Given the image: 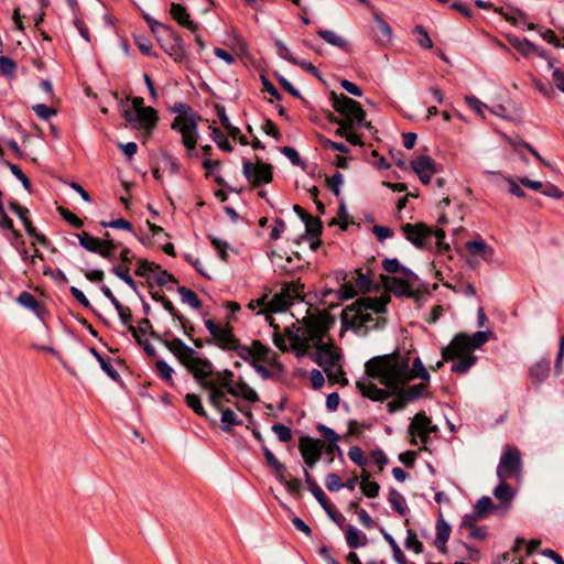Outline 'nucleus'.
<instances>
[{
    "mask_svg": "<svg viewBox=\"0 0 564 564\" xmlns=\"http://www.w3.org/2000/svg\"><path fill=\"white\" fill-rule=\"evenodd\" d=\"M17 302L33 312L41 321H44L45 315L48 313L46 306L39 302L33 294L28 291H23L17 297Z\"/></svg>",
    "mask_w": 564,
    "mask_h": 564,
    "instance_id": "nucleus-16",
    "label": "nucleus"
},
{
    "mask_svg": "<svg viewBox=\"0 0 564 564\" xmlns=\"http://www.w3.org/2000/svg\"><path fill=\"white\" fill-rule=\"evenodd\" d=\"M304 289H305L304 283L301 282V279H297L295 281H291V282L284 284V286L282 288V291L289 295L290 300H293V299L303 300L304 299Z\"/></svg>",
    "mask_w": 564,
    "mask_h": 564,
    "instance_id": "nucleus-53",
    "label": "nucleus"
},
{
    "mask_svg": "<svg viewBox=\"0 0 564 564\" xmlns=\"http://www.w3.org/2000/svg\"><path fill=\"white\" fill-rule=\"evenodd\" d=\"M324 370L330 383H339L341 387H345L349 383L348 379L346 378V373L340 366L337 365L336 369H334V367H325Z\"/></svg>",
    "mask_w": 564,
    "mask_h": 564,
    "instance_id": "nucleus-54",
    "label": "nucleus"
},
{
    "mask_svg": "<svg viewBox=\"0 0 564 564\" xmlns=\"http://www.w3.org/2000/svg\"><path fill=\"white\" fill-rule=\"evenodd\" d=\"M221 413V430L226 433L232 432V426L242 425V421L236 415V413L229 408H223L219 410Z\"/></svg>",
    "mask_w": 564,
    "mask_h": 564,
    "instance_id": "nucleus-40",
    "label": "nucleus"
},
{
    "mask_svg": "<svg viewBox=\"0 0 564 564\" xmlns=\"http://www.w3.org/2000/svg\"><path fill=\"white\" fill-rule=\"evenodd\" d=\"M110 272L113 273L117 278L122 280L129 288H131L137 294H139L138 283L130 275V267L129 265H113L110 269Z\"/></svg>",
    "mask_w": 564,
    "mask_h": 564,
    "instance_id": "nucleus-43",
    "label": "nucleus"
},
{
    "mask_svg": "<svg viewBox=\"0 0 564 564\" xmlns=\"http://www.w3.org/2000/svg\"><path fill=\"white\" fill-rule=\"evenodd\" d=\"M522 471V459L520 451L514 446H508L502 453L497 466V477L507 480L519 477Z\"/></svg>",
    "mask_w": 564,
    "mask_h": 564,
    "instance_id": "nucleus-6",
    "label": "nucleus"
},
{
    "mask_svg": "<svg viewBox=\"0 0 564 564\" xmlns=\"http://www.w3.org/2000/svg\"><path fill=\"white\" fill-rule=\"evenodd\" d=\"M280 152L285 155L293 165L300 166L302 170H306V162L302 160L299 152L294 148L285 145L280 149Z\"/></svg>",
    "mask_w": 564,
    "mask_h": 564,
    "instance_id": "nucleus-61",
    "label": "nucleus"
},
{
    "mask_svg": "<svg viewBox=\"0 0 564 564\" xmlns=\"http://www.w3.org/2000/svg\"><path fill=\"white\" fill-rule=\"evenodd\" d=\"M216 372L214 371L213 362L207 358H198L196 360V366L192 371L194 379L202 386V382H206L207 378L214 376Z\"/></svg>",
    "mask_w": 564,
    "mask_h": 564,
    "instance_id": "nucleus-28",
    "label": "nucleus"
},
{
    "mask_svg": "<svg viewBox=\"0 0 564 564\" xmlns=\"http://www.w3.org/2000/svg\"><path fill=\"white\" fill-rule=\"evenodd\" d=\"M316 430L324 438L323 454H325V463L327 465L333 464L335 457H338L339 460L344 462V452L338 445L341 436L332 427L326 426L323 423H318L316 425Z\"/></svg>",
    "mask_w": 564,
    "mask_h": 564,
    "instance_id": "nucleus-8",
    "label": "nucleus"
},
{
    "mask_svg": "<svg viewBox=\"0 0 564 564\" xmlns=\"http://www.w3.org/2000/svg\"><path fill=\"white\" fill-rule=\"evenodd\" d=\"M302 322L305 326L307 337L315 343V346L322 344L327 335L325 333V326L322 325L318 315H307Z\"/></svg>",
    "mask_w": 564,
    "mask_h": 564,
    "instance_id": "nucleus-13",
    "label": "nucleus"
},
{
    "mask_svg": "<svg viewBox=\"0 0 564 564\" xmlns=\"http://www.w3.org/2000/svg\"><path fill=\"white\" fill-rule=\"evenodd\" d=\"M492 495L500 501L503 508L509 509L516 496V491L506 480H500L499 485L494 489Z\"/></svg>",
    "mask_w": 564,
    "mask_h": 564,
    "instance_id": "nucleus-30",
    "label": "nucleus"
},
{
    "mask_svg": "<svg viewBox=\"0 0 564 564\" xmlns=\"http://www.w3.org/2000/svg\"><path fill=\"white\" fill-rule=\"evenodd\" d=\"M389 293H392L395 297H408L414 300H419L422 294H430L426 283L422 282L421 288L414 290L409 280L398 276H393Z\"/></svg>",
    "mask_w": 564,
    "mask_h": 564,
    "instance_id": "nucleus-9",
    "label": "nucleus"
},
{
    "mask_svg": "<svg viewBox=\"0 0 564 564\" xmlns=\"http://www.w3.org/2000/svg\"><path fill=\"white\" fill-rule=\"evenodd\" d=\"M228 393L236 398H242L251 403L259 401L258 393L245 381L235 382L234 387L229 389Z\"/></svg>",
    "mask_w": 564,
    "mask_h": 564,
    "instance_id": "nucleus-31",
    "label": "nucleus"
},
{
    "mask_svg": "<svg viewBox=\"0 0 564 564\" xmlns=\"http://www.w3.org/2000/svg\"><path fill=\"white\" fill-rule=\"evenodd\" d=\"M155 32L152 34L165 54L177 64L188 62V52L184 39L172 25L162 23Z\"/></svg>",
    "mask_w": 564,
    "mask_h": 564,
    "instance_id": "nucleus-2",
    "label": "nucleus"
},
{
    "mask_svg": "<svg viewBox=\"0 0 564 564\" xmlns=\"http://www.w3.org/2000/svg\"><path fill=\"white\" fill-rule=\"evenodd\" d=\"M199 358L198 352L185 344V349H182L176 359L192 373L196 366V360Z\"/></svg>",
    "mask_w": 564,
    "mask_h": 564,
    "instance_id": "nucleus-42",
    "label": "nucleus"
},
{
    "mask_svg": "<svg viewBox=\"0 0 564 564\" xmlns=\"http://www.w3.org/2000/svg\"><path fill=\"white\" fill-rule=\"evenodd\" d=\"M267 465L273 469L274 476L278 480L284 479V474L288 473L286 467L282 464L275 455L265 446L261 447Z\"/></svg>",
    "mask_w": 564,
    "mask_h": 564,
    "instance_id": "nucleus-34",
    "label": "nucleus"
},
{
    "mask_svg": "<svg viewBox=\"0 0 564 564\" xmlns=\"http://www.w3.org/2000/svg\"><path fill=\"white\" fill-rule=\"evenodd\" d=\"M410 166L414 173H438L441 171L436 161L427 154H422L411 160Z\"/></svg>",
    "mask_w": 564,
    "mask_h": 564,
    "instance_id": "nucleus-23",
    "label": "nucleus"
},
{
    "mask_svg": "<svg viewBox=\"0 0 564 564\" xmlns=\"http://www.w3.org/2000/svg\"><path fill=\"white\" fill-rule=\"evenodd\" d=\"M329 101L334 110L341 116L343 120H362L365 109L361 104L345 94L330 91Z\"/></svg>",
    "mask_w": 564,
    "mask_h": 564,
    "instance_id": "nucleus-7",
    "label": "nucleus"
},
{
    "mask_svg": "<svg viewBox=\"0 0 564 564\" xmlns=\"http://www.w3.org/2000/svg\"><path fill=\"white\" fill-rule=\"evenodd\" d=\"M202 117H191L188 122L181 124L178 128L174 129L178 131L182 135V143L184 148H189L193 150V145L197 144L198 140V121Z\"/></svg>",
    "mask_w": 564,
    "mask_h": 564,
    "instance_id": "nucleus-12",
    "label": "nucleus"
},
{
    "mask_svg": "<svg viewBox=\"0 0 564 564\" xmlns=\"http://www.w3.org/2000/svg\"><path fill=\"white\" fill-rule=\"evenodd\" d=\"M256 158V163H252L246 158L242 159V174L252 188H257L263 184H270L273 181L272 164L263 162L258 156Z\"/></svg>",
    "mask_w": 564,
    "mask_h": 564,
    "instance_id": "nucleus-5",
    "label": "nucleus"
},
{
    "mask_svg": "<svg viewBox=\"0 0 564 564\" xmlns=\"http://www.w3.org/2000/svg\"><path fill=\"white\" fill-rule=\"evenodd\" d=\"M435 529H436V536L434 540V545L436 546V549L440 553L446 554L448 551L446 544H447L451 533H452V527L443 518L442 512H440V516L436 520Z\"/></svg>",
    "mask_w": 564,
    "mask_h": 564,
    "instance_id": "nucleus-14",
    "label": "nucleus"
},
{
    "mask_svg": "<svg viewBox=\"0 0 564 564\" xmlns=\"http://www.w3.org/2000/svg\"><path fill=\"white\" fill-rule=\"evenodd\" d=\"M210 137L213 141L217 144V147L227 153H230L234 151V147L228 141L226 134L217 127H210Z\"/></svg>",
    "mask_w": 564,
    "mask_h": 564,
    "instance_id": "nucleus-48",
    "label": "nucleus"
},
{
    "mask_svg": "<svg viewBox=\"0 0 564 564\" xmlns=\"http://www.w3.org/2000/svg\"><path fill=\"white\" fill-rule=\"evenodd\" d=\"M388 501L392 506V509L401 517H404L408 511V505L404 497L395 489L390 488L388 492Z\"/></svg>",
    "mask_w": 564,
    "mask_h": 564,
    "instance_id": "nucleus-39",
    "label": "nucleus"
},
{
    "mask_svg": "<svg viewBox=\"0 0 564 564\" xmlns=\"http://www.w3.org/2000/svg\"><path fill=\"white\" fill-rule=\"evenodd\" d=\"M105 237L106 238L100 241L99 256L109 261H115V251L121 246V243L110 238V234L108 231L105 234Z\"/></svg>",
    "mask_w": 564,
    "mask_h": 564,
    "instance_id": "nucleus-38",
    "label": "nucleus"
},
{
    "mask_svg": "<svg viewBox=\"0 0 564 564\" xmlns=\"http://www.w3.org/2000/svg\"><path fill=\"white\" fill-rule=\"evenodd\" d=\"M317 35L326 43L340 48L343 52L350 54L352 52L350 44L345 39L337 35L335 32L326 29L317 30Z\"/></svg>",
    "mask_w": 564,
    "mask_h": 564,
    "instance_id": "nucleus-29",
    "label": "nucleus"
},
{
    "mask_svg": "<svg viewBox=\"0 0 564 564\" xmlns=\"http://www.w3.org/2000/svg\"><path fill=\"white\" fill-rule=\"evenodd\" d=\"M269 352H270V348L268 346H265L258 339L252 340L251 357L254 358V360L268 361Z\"/></svg>",
    "mask_w": 564,
    "mask_h": 564,
    "instance_id": "nucleus-64",
    "label": "nucleus"
},
{
    "mask_svg": "<svg viewBox=\"0 0 564 564\" xmlns=\"http://www.w3.org/2000/svg\"><path fill=\"white\" fill-rule=\"evenodd\" d=\"M507 40L509 44L523 57L528 58L533 55L535 44L529 41L527 37H519L516 35H508Z\"/></svg>",
    "mask_w": 564,
    "mask_h": 564,
    "instance_id": "nucleus-32",
    "label": "nucleus"
},
{
    "mask_svg": "<svg viewBox=\"0 0 564 564\" xmlns=\"http://www.w3.org/2000/svg\"><path fill=\"white\" fill-rule=\"evenodd\" d=\"M177 293L181 295V301L194 310H199L203 306L202 301L193 290L182 285L177 288Z\"/></svg>",
    "mask_w": 564,
    "mask_h": 564,
    "instance_id": "nucleus-46",
    "label": "nucleus"
},
{
    "mask_svg": "<svg viewBox=\"0 0 564 564\" xmlns=\"http://www.w3.org/2000/svg\"><path fill=\"white\" fill-rule=\"evenodd\" d=\"M310 341H312L307 336L306 337H303L301 335L299 336H293V340L290 341V345H291V350L296 355V357H302L306 354L308 347H310Z\"/></svg>",
    "mask_w": 564,
    "mask_h": 564,
    "instance_id": "nucleus-56",
    "label": "nucleus"
},
{
    "mask_svg": "<svg viewBox=\"0 0 564 564\" xmlns=\"http://www.w3.org/2000/svg\"><path fill=\"white\" fill-rule=\"evenodd\" d=\"M171 110L173 112H177L178 116L174 118L172 124H171V129H176L178 128L181 124L185 123V122H188L189 121V118L193 116V117H200L198 113H196L193 108L185 104V102H175L173 105V107L171 108Z\"/></svg>",
    "mask_w": 564,
    "mask_h": 564,
    "instance_id": "nucleus-26",
    "label": "nucleus"
},
{
    "mask_svg": "<svg viewBox=\"0 0 564 564\" xmlns=\"http://www.w3.org/2000/svg\"><path fill=\"white\" fill-rule=\"evenodd\" d=\"M127 98L120 100V106L122 107L121 116L126 121L132 124V128L143 129L149 134L153 132L159 122V112L153 107L148 106L145 109H141L138 112H133L130 108H128Z\"/></svg>",
    "mask_w": 564,
    "mask_h": 564,
    "instance_id": "nucleus-4",
    "label": "nucleus"
},
{
    "mask_svg": "<svg viewBox=\"0 0 564 564\" xmlns=\"http://www.w3.org/2000/svg\"><path fill=\"white\" fill-rule=\"evenodd\" d=\"M283 485L288 492L294 497H300L302 491V481L295 477L288 478V473L284 474V479L278 480Z\"/></svg>",
    "mask_w": 564,
    "mask_h": 564,
    "instance_id": "nucleus-60",
    "label": "nucleus"
},
{
    "mask_svg": "<svg viewBox=\"0 0 564 564\" xmlns=\"http://www.w3.org/2000/svg\"><path fill=\"white\" fill-rule=\"evenodd\" d=\"M133 40H134V44L138 46L139 51L143 55L155 57V58L159 57V55L153 51L152 41L148 36L143 35V34H138V35H133Z\"/></svg>",
    "mask_w": 564,
    "mask_h": 564,
    "instance_id": "nucleus-52",
    "label": "nucleus"
},
{
    "mask_svg": "<svg viewBox=\"0 0 564 564\" xmlns=\"http://www.w3.org/2000/svg\"><path fill=\"white\" fill-rule=\"evenodd\" d=\"M550 371L551 361L543 358L529 368V378L534 386H540L549 378Z\"/></svg>",
    "mask_w": 564,
    "mask_h": 564,
    "instance_id": "nucleus-20",
    "label": "nucleus"
},
{
    "mask_svg": "<svg viewBox=\"0 0 564 564\" xmlns=\"http://www.w3.org/2000/svg\"><path fill=\"white\" fill-rule=\"evenodd\" d=\"M292 304L289 295L281 290L280 293L273 295L271 301L268 303V312L270 313H282L289 310Z\"/></svg>",
    "mask_w": 564,
    "mask_h": 564,
    "instance_id": "nucleus-37",
    "label": "nucleus"
},
{
    "mask_svg": "<svg viewBox=\"0 0 564 564\" xmlns=\"http://www.w3.org/2000/svg\"><path fill=\"white\" fill-rule=\"evenodd\" d=\"M202 388L209 392L208 401L217 411L223 410L224 405L221 402L224 400L229 402V399L226 398V393L223 390L224 388L218 387L215 382H202Z\"/></svg>",
    "mask_w": 564,
    "mask_h": 564,
    "instance_id": "nucleus-25",
    "label": "nucleus"
},
{
    "mask_svg": "<svg viewBox=\"0 0 564 564\" xmlns=\"http://www.w3.org/2000/svg\"><path fill=\"white\" fill-rule=\"evenodd\" d=\"M458 361L454 362L451 367L452 372L456 375L467 373L473 366L477 362V357L474 354H467L457 358Z\"/></svg>",
    "mask_w": 564,
    "mask_h": 564,
    "instance_id": "nucleus-41",
    "label": "nucleus"
},
{
    "mask_svg": "<svg viewBox=\"0 0 564 564\" xmlns=\"http://www.w3.org/2000/svg\"><path fill=\"white\" fill-rule=\"evenodd\" d=\"M399 386L400 384L387 386L389 389H391V395L394 394L397 397V399L387 403V410L390 414L404 409L406 404V401L403 399L401 392L399 391Z\"/></svg>",
    "mask_w": 564,
    "mask_h": 564,
    "instance_id": "nucleus-49",
    "label": "nucleus"
},
{
    "mask_svg": "<svg viewBox=\"0 0 564 564\" xmlns=\"http://www.w3.org/2000/svg\"><path fill=\"white\" fill-rule=\"evenodd\" d=\"M305 225V237L307 239L321 238L323 234V223L318 217L311 216L310 220L304 223Z\"/></svg>",
    "mask_w": 564,
    "mask_h": 564,
    "instance_id": "nucleus-50",
    "label": "nucleus"
},
{
    "mask_svg": "<svg viewBox=\"0 0 564 564\" xmlns=\"http://www.w3.org/2000/svg\"><path fill=\"white\" fill-rule=\"evenodd\" d=\"M317 140L323 149L338 151L344 154H348L350 152L349 148L346 144L335 142L323 134H317Z\"/></svg>",
    "mask_w": 564,
    "mask_h": 564,
    "instance_id": "nucleus-59",
    "label": "nucleus"
},
{
    "mask_svg": "<svg viewBox=\"0 0 564 564\" xmlns=\"http://www.w3.org/2000/svg\"><path fill=\"white\" fill-rule=\"evenodd\" d=\"M89 352L99 362L100 368L115 382H121L119 372L113 368L109 358H105L95 347L89 348Z\"/></svg>",
    "mask_w": 564,
    "mask_h": 564,
    "instance_id": "nucleus-33",
    "label": "nucleus"
},
{
    "mask_svg": "<svg viewBox=\"0 0 564 564\" xmlns=\"http://www.w3.org/2000/svg\"><path fill=\"white\" fill-rule=\"evenodd\" d=\"M170 14L171 18L181 26L189 30L193 33L198 31V24L191 19L187 9L183 4L172 2L170 6Z\"/></svg>",
    "mask_w": 564,
    "mask_h": 564,
    "instance_id": "nucleus-15",
    "label": "nucleus"
},
{
    "mask_svg": "<svg viewBox=\"0 0 564 564\" xmlns=\"http://www.w3.org/2000/svg\"><path fill=\"white\" fill-rule=\"evenodd\" d=\"M435 431L436 426L432 425L431 419L423 411L416 413L409 425V433L413 436L416 433L431 434Z\"/></svg>",
    "mask_w": 564,
    "mask_h": 564,
    "instance_id": "nucleus-22",
    "label": "nucleus"
},
{
    "mask_svg": "<svg viewBox=\"0 0 564 564\" xmlns=\"http://www.w3.org/2000/svg\"><path fill=\"white\" fill-rule=\"evenodd\" d=\"M373 20L377 24L376 32V41L378 44L386 46L392 40V28L390 24L381 17L379 12L373 13Z\"/></svg>",
    "mask_w": 564,
    "mask_h": 564,
    "instance_id": "nucleus-24",
    "label": "nucleus"
},
{
    "mask_svg": "<svg viewBox=\"0 0 564 564\" xmlns=\"http://www.w3.org/2000/svg\"><path fill=\"white\" fill-rule=\"evenodd\" d=\"M343 531L345 532L346 543L350 549H359L367 545L368 538L366 533L358 530L356 527L347 524Z\"/></svg>",
    "mask_w": 564,
    "mask_h": 564,
    "instance_id": "nucleus-27",
    "label": "nucleus"
},
{
    "mask_svg": "<svg viewBox=\"0 0 564 564\" xmlns=\"http://www.w3.org/2000/svg\"><path fill=\"white\" fill-rule=\"evenodd\" d=\"M357 388L365 398L376 402H383L391 397V389L378 388L373 382L364 383L358 381Z\"/></svg>",
    "mask_w": 564,
    "mask_h": 564,
    "instance_id": "nucleus-18",
    "label": "nucleus"
},
{
    "mask_svg": "<svg viewBox=\"0 0 564 564\" xmlns=\"http://www.w3.org/2000/svg\"><path fill=\"white\" fill-rule=\"evenodd\" d=\"M473 354L468 340V335L465 333L456 334L451 343L442 349V357L444 360H455L458 357Z\"/></svg>",
    "mask_w": 564,
    "mask_h": 564,
    "instance_id": "nucleus-11",
    "label": "nucleus"
},
{
    "mask_svg": "<svg viewBox=\"0 0 564 564\" xmlns=\"http://www.w3.org/2000/svg\"><path fill=\"white\" fill-rule=\"evenodd\" d=\"M185 404L189 409H192L196 415L207 419V413L202 404V400L198 394L187 393L185 395Z\"/></svg>",
    "mask_w": 564,
    "mask_h": 564,
    "instance_id": "nucleus-55",
    "label": "nucleus"
},
{
    "mask_svg": "<svg viewBox=\"0 0 564 564\" xmlns=\"http://www.w3.org/2000/svg\"><path fill=\"white\" fill-rule=\"evenodd\" d=\"M365 372L368 377L379 379L384 386L405 384L414 378L429 383L431 376L420 357L413 360L410 368L409 357L401 356L399 350L391 354L376 356L366 361Z\"/></svg>",
    "mask_w": 564,
    "mask_h": 564,
    "instance_id": "nucleus-1",
    "label": "nucleus"
},
{
    "mask_svg": "<svg viewBox=\"0 0 564 564\" xmlns=\"http://www.w3.org/2000/svg\"><path fill=\"white\" fill-rule=\"evenodd\" d=\"M355 273L357 274L356 286L362 294L378 292L380 290V285L375 282L369 274H365L361 269H356Z\"/></svg>",
    "mask_w": 564,
    "mask_h": 564,
    "instance_id": "nucleus-35",
    "label": "nucleus"
},
{
    "mask_svg": "<svg viewBox=\"0 0 564 564\" xmlns=\"http://www.w3.org/2000/svg\"><path fill=\"white\" fill-rule=\"evenodd\" d=\"M155 371L158 376L170 387H174L173 373L174 369L163 359L155 362Z\"/></svg>",
    "mask_w": 564,
    "mask_h": 564,
    "instance_id": "nucleus-51",
    "label": "nucleus"
},
{
    "mask_svg": "<svg viewBox=\"0 0 564 564\" xmlns=\"http://www.w3.org/2000/svg\"><path fill=\"white\" fill-rule=\"evenodd\" d=\"M465 247L471 256H479L487 262L494 259L495 249L481 238L467 241Z\"/></svg>",
    "mask_w": 564,
    "mask_h": 564,
    "instance_id": "nucleus-19",
    "label": "nucleus"
},
{
    "mask_svg": "<svg viewBox=\"0 0 564 564\" xmlns=\"http://www.w3.org/2000/svg\"><path fill=\"white\" fill-rule=\"evenodd\" d=\"M404 546H405V549L411 550L416 554H420L424 551L423 543L417 540L416 533L412 529H408V531H406V539L404 542Z\"/></svg>",
    "mask_w": 564,
    "mask_h": 564,
    "instance_id": "nucleus-63",
    "label": "nucleus"
},
{
    "mask_svg": "<svg viewBox=\"0 0 564 564\" xmlns=\"http://www.w3.org/2000/svg\"><path fill=\"white\" fill-rule=\"evenodd\" d=\"M99 224L104 228L109 227V228H113V229L127 230V231L131 232L134 237H137V232L133 228V225L124 218H118V219H113L110 221L101 220Z\"/></svg>",
    "mask_w": 564,
    "mask_h": 564,
    "instance_id": "nucleus-57",
    "label": "nucleus"
},
{
    "mask_svg": "<svg viewBox=\"0 0 564 564\" xmlns=\"http://www.w3.org/2000/svg\"><path fill=\"white\" fill-rule=\"evenodd\" d=\"M18 64L17 62L6 55L0 56V75L7 78H13L15 76Z\"/></svg>",
    "mask_w": 564,
    "mask_h": 564,
    "instance_id": "nucleus-58",
    "label": "nucleus"
},
{
    "mask_svg": "<svg viewBox=\"0 0 564 564\" xmlns=\"http://www.w3.org/2000/svg\"><path fill=\"white\" fill-rule=\"evenodd\" d=\"M391 301V296L388 293L381 294L378 297H359L350 305H347L340 315L341 321V333L347 332L356 327L357 317H349L348 312L361 313L364 311L371 310L377 314H383L387 312V306Z\"/></svg>",
    "mask_w": 564,
    "mask_h": 564,
    "instance_id": "nucleus-3",
    "label": "nucleus"
},
{
    "mask_svg": "<svg viewBox=\"0 0 564 564\" xmlns=\"http://www.w3.org/2000/svg\"><path fill=\"white\" fill-rule=\"evenodd\" d=\"M79 240V245L89 252L98 253L100 250L101 239L90 236L88 232L83 231L75 234Z\"/></svg>",
    "mask_w": 564,
    "mask_h": 564,
    "instance_id": "nucleus-44",
    "label": "nucleus"
},
{
    "mask_svg": "<svg viewBox=\"0 0 564 564\" xmlns=\"http://www.w3.org/2000/svg\"><path fill=\"white\" fill-rule=\"evenodd\" d=\"M69 292L70 294L78 301V303L89 310L94 315H96L99 321L106 325V326H110V323L108 319H106L93 305L91 303L89 302V300L87 299V296L84 294V292L82 290H79L78 288L76 286H70L69 289Z\"/></svg>",
    "mask_w": 564,
    "mask_h": 564,
    "instance_id": "nucleus-36",
    "label": "nucleus"
},
{
    "mask_svg": "<svg viewBox=\"0 0 564 564\" xmlns=\"http://www.w3.org/2000/svg\"><path fill=\"white\" fill-rule=\"evenodd\" d=\"M401 229L406 240L417 249L424 248V241L433 235V229L424 223H406Z\"/></svg>",
    "mask_w": 564,
    "mask_h": 564,
    "instance_id": "nucleus-10",
    "label": "nucleus"
},
{
    "mask_svg": "<svg viewBox=\"0 0 564 564\" xmlns=\"http://www.w3.org/2000/svg\"><path fill=\"white\" fill-rule=\"evenodd\" d=\"M323 447L324 441L310 435H302L299 440V451L301 456H322Z\"/></svg>",
    "mask_w": 564,
    "mask_h": 564,
    "instance_id": "nucleus-17",
    "label": "nucleus"
},
{
    "mask_svg": "<svg viewBox=\"0 0 564 564\" xmlns=\"http://www.w3.org/2000/svg\"><path fill=\"white\" fill-rule=\"evenodd\" d=\"M208 239H209L212 246L218 252L219 258L224 262H228V260H229V254H228L229 245H228V242L223 240V239H220V238L214 237L212 235L208 236Z\"/></svg>",
    "mask_w": 564,
    "mask_h": 564,
    "instance_id": "nucleus-62",
    "label": "nucleus"
},
{
    "mask_svg": "<svg viewBox=\"0 0 564 564\" xmlns=\"http://www.w3.org/2000/svg\"><path fill=\"white\" fill-rule=\"evenodd\" d=\"M304 479L308 490L318 501V503L325 502L327 495L323 491V489L319 487L315 478L311 475V473L307 469H304Z\"/></svg>",
    "mask_w": 564,
    "mask_h": 564,
    "instance_id": "nucleus-45",
    "label": "nucleus"
},
{
    "mask_svg": "<svg viewBox=\"0 0 564 564\" xmlns=\"http://www.w3.org/2000/svg\"><path fill=\"white\" fill-rule=\"evenodd\" d=\"M317 354L314 358L315 362H317L321 367L325 369V367H335L337 366L340 356L333 351L332 346L327 344L316 345Z\"/></svg>",
    "mask_w": 564,
    "mask_h": 564,
    "instance_id": "nucleus-21",
    "label": "nucleus"
},
{
    "mask_svg": "<svg viewBox=\"0 0 564 564\" xmlns=\"http://www.w3.org/2000/svg\"><path fill=\"white\" fill-rule=\"evenodd\" d=\"M426 384L427 383H419L411 386L408 389H403L402 386H399V391L406 402H412L425 395L424 391L426 389Z\"/></svg>",
    "mask_w": 564,
    "mask_h": 564,
    "instance_id": "nucleus-47",
    "label": "nucleus"
}]
</instances>
